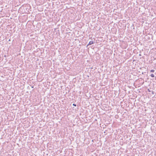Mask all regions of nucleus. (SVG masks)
<instances>
[{
  "label": "nucleus",
  "mask_w": 156,
  "mask_h": 156,
  "mask_svg": "<svg viewBox=\"0 0 156 156\" xmlns=\"http://www.w3.org/2000/svg\"><path fill=\"white\" fill-rule=\"evenodd\" d=\"M150 76L152 77H154V74H151V75H150Z\"/></svg>",
  "instance_id": "2"
},
{
  "label": "nucleus",
  "mask_w": 156,
  "mask_h": 156,
  "mask_svg": "<svg viewBox=\"0 0 156 156\" xmlns=\"http://www.w3.org/2000/svg\"><path fill=\"white\" fill-rule=\"evenodd\" d=\"M147 90L149 92H151V91L149 89H147Z\"/></svg>",
  "instance_id": "5"
},
{
  "label": "nucleus",
  "mask_w": 156,
  "mask_h": 156,
  "mask_svg": "<svg viewBox=\"0 0 156 156\" xmlns=\"http://www.w3.org/2000/svg\"><path fill=\"white\" fill-rule=\"evenodd\" d=\"M94 43V42L93 41H91L89 42V44L87 45V46L88 45H91Z\"/></svg>",
  "instance_id": "1"
},
{
  "label": "nucleus",
  "mask_w": 156,
  "mask_h": 156,
  "mask_svg": "<svg viewBox=\"0 0 156 156\" xmlns=\"http://www.w3.org/2000/svg\"><path fill=\"white\" fill-rule=\"evenodd\" d=\"M154 70H153V69H152V70H150V72H151V73H154Z\"/></svg>",
  "instance_id": "3"
},
{
  "label": "nucleus",
  "mask_w": 156,
  "mask_h": 156,
  "mask_svg": "<svg viewBox=\"0 0 156 156\" xmlns=\"http://www.w3.org/2000/svg\"><path fill=\"white\" fill-rule=\"evenodd\" d=\"M153 92H153V91L152 92V94H154Z\"/></svg>",
  "instance_id": "6"
},
{
  "label": "nucleus",
  "mask_w": 156,
  "mask_h": 156,
  "mask_svg": "<svg viewBox=\"0 0 156 156\" xmlns=\"http://www.w3.org/2000/svg\"><path fill=\"white\" fill-rule=\"evenodd\" d=\"M73 106H76V104H73Z\"/></svg>",
  "instance_id": "4"
}]
</instances>
